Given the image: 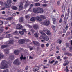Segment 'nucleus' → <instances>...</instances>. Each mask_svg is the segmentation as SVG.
I'll use <instances>...</instances> for the list:
<instances>
[{"label": "nucleus", "mask_w": 72, "mask_h": 72, "mask_svg": "<svg viewBox=\"0 0 72 72\" xmlns=\"http://www.w3.org/2000/svg\"><path fill=\"white\" fill-rule=\"evenodd\" d=\"M33 12L36 14L39 13H43L44 12V10L41 8H35L33 9Z\"/></svg>", "instance_id": "obj_1"}, {"label": "nucleus", "mask_w": 72, "mask_h": 72, "mask_svg": "<svg viewBox=\"0 0 72 72\" xmlns=\"http://www.w3.org/2000/svg\"><path fill=\"white\" fill-rule=\"evenodd\" d=\"M6 63H7V62L6 61L4 60L2 61L1 64V66H0L1 69H5V68H8L9 66L6 64Z\"/></svg>", "instance_id": "obj_2"}, {"label": "nucleus", "mask_w": 72, "mask_h": 72, "mask_svg": "<svg viewBox=\"0 0 72 72\" xmlns=\"http://www.w3.org/2000/svg\"><path fill=\"white\" fill-rule=\"evenodd\" d=\"M39 32L40 33L43 35V36H41L42 39H43L45 41H48L49 40V38L46 35L45 33H44V32H42L41 30Z\"/></svg>", "instance_id": "obj_3"}, {"label": "nucleus", "mask_w": 72, "mask_h": 72, "mask_svg": "<svg viewBox=\"0 0 72 72\" xmlns=\"http://www.w3.org/2000/svg\"><path fill=\"white\" fill-rule=\"evenodd\" d=\"M0 4L1 6H4V5L5 8H9V6H10V5L9 6V5H8V4H6V2L3 3V2L0 1Z\"/></svg>", "instance_id": "obj_4"}, {"label": "nucleus", "mask_w": 72, "mask_h": 72, "mask_svg": "<svg viewBox=\"0 0 72 72\" xmlns=\"http://www.w3.org/2000/svg\"><path fill=\"white\" fill-rule=\"evenodd\" d=\"M43 23L45 26H49L50 24V21L49 20H45L43 22Z\"/></svg>", "instance_id": "obj_5"}, {"label": "nucleus", "mask_w": 72, "mask_h": 72, "mask_svg": "<svg viewBox=\"0 0 72 72\" xmlns=\"http://www.w3.org/2000/svg\"><path fill=\"white\" fill-rule=\"evenodd\" d=\"M40 68L38 66H35L34 68V72H40L39 71H38L39 70Z\"/></svg>", "instance_id": "obj_6"}, {"label": "nucleus", "mask_w": 72, "mask_h": 72, "mask_svg": "<svg viewBox=\"0 0 72 72\" xmlns=\"http://www.w3.org/2000/svg\"><path fill=\"white\" fill-rule=\"evenodd\" d=\"M20 63L19 61L18 58L15 60L14 62V64H15L16 65H19Z\"/></svg>", "instance_id": "obj_7"}, {"label": "nucleus", "mask_w": 72, "mask_h": 72, "mask_svg": "<svg viewBox=\"0 0 72 72\" xmlns=\"http://www.w3.org/2000/svg\"><path fill=\"white\" fill-rule=\"evenodd\" d=\"M22 28H23V27L21 24H18L17 25L16 29L17 30H21L22 29Z\"/></svg>", "instance_id": "obj_8"}, {"label": "nucleus", "mask_w": 72, "mask_h": 72, "mask_svg": "<svg viewBox=\"0 0 72 72\" xmlns=\"http://www.w3.org/2000/svg\"><path fill=\"white\" fill-rule=\"evenodd\" d=\"M43 31L45 32H46L47 35L48 36H49V35H50V34H51L50 33V31L48 30L44 29V30Z\"/></svg>", "instance_id": "obj_9"}, {"label": "nucleus", "mask_w": 72, "mask_h": 72, "mask_svg": "<svg viewBox=\"0 0 72 72\" xmlns=\"http://www.w3.org/2000/svg\"><path fill=\"white\" fill-rule=\"evenodd\" d=\"M35 18L36 20V21H39V22H41V21H42V19H41V17H40H40L37 16Z\"/></svg>", "instance_id": "obj_10"}, {"label": "nucleus", "mask_w": 72, "mask_h": 72, "mask_svg": "<svg viewBox=\"0 0 72 72\" xmlns=\"http://www.w3.org/2000/svg\"><path fill=\"white\" fill-rule=\"evenodd\" d=\"M24 39H22L19 40L18 41V43L19 44H24Z\"/></svg>", "instance_id": "obj_11"}, {"label": "nucleus", "mask_w": 72, "mask_h": 72, "mask_svg": "<svg viewBox=\"0 0 72 72\" xmlns=\"http://www.w3.org/2000/svg\"><path fill=\"white\" fill-rule=\"evenodd\" d=\"M6 1L7 4H8V5H9V6L10 5V6H9V7H10V6H11V4H12V1L11 0H7Z\"/></svg>", "instance_id": "obj_12"}, {"label": "nucleus", "mask_w": 72, "mask_h": 72, "mask_svg": "<svg viewBox=\"0 0 72 72\" xmlns=\"http://www.w3.org/2000/svg\"><path fill=\"white\" fill-rule=\"evenodd\" d=\"M22 5H23V3H21L19 8V10H22V9H23V7L22 6Z\"/></svg>", "instance_id": "obj_13"}, {"label": "nucleus", "mask_w": 72, "mask_h": 72, "mask_svg": "<svg viewBox=\"0 0 72 72\" xmlns=\"http://www.w3.org/2000/svg\"><path fill=\"white\" fill-rule=\"evenodd\" d=\"M33 43L35 45L37 46H40V43L38 42H36V41H33Z\"/></svg>", "instance_id": "obj_14"}, {"label": "nucleus", "mask_w": 72, "mask_h": 72, "mask_svg": "<svg viewBox=\"0 0 72 72\" xmlns=\"http://www.w3.org/2000/svg\"><path fill=\"white\" fill-rule=\"evenodd\" d=\"M9 58L10 59V60H13L14 59V56L12 55V54H10V55Z\"/></svg>", "instance_id": "obj_15"}, {"label": "nucleus", "mask_w": 72, "mask_h": 72, "mask_svg": "<svg viewBox=\"0 0 72 72\" xmlns=\"http://www.w3.org/2000/svg\"><path fill=\"white\" fill-rule=\"evenodd\" d=\"M9 50L8 49H6L4 50V51L5 53V54H8L9 53Z\"/></svg>", "instance_id": "obj_16"}, {"label": "nucleus", "mask_w": 72, "mask_h": 72, "mask_svg": "<svg viewBox=\"0 0 72 72\" xmlns=\"http://www.w3.org/2000/svg\"><path fill=\"white\" fill-rule=\"evenodd\" d=\"M19 53V50H16L14 52V54L15 55H18Z\"/></svg>", "instance_id": "obj_17"}, {"label": "nucleus", "mask_w": 72, "mask_h": 72, "mask_svg": "<svg viewBox=\"0 0 72 72\" xmlns=\"http://www.w3.org/2000/svg\"><path fill=\"white\" fill-rule=\"evenodd\" d=\"M8 46V45H2L1 46V49H4L5 48H7Z\"/></svg>", "instance_id": "obj_18"}, {"label": "nucleus", "mask_w": 72, "mask_h": 72, "mask_svg": "<svg viewBox=\"0 0 72 72\" xmlns=\"http://www.w3.org/2000/svg\"><path fill=\"white\" fill-rule=\"evenodd\" d=\"M33 28L35 30H37L39 29V26L37 25H35L33 26Z\"/></svg>", "instance_id": "obj_19"}, {"label": "nucleus", "mask_w": 72, "mask_h": 72, "mask_svg": "<svg viewBox=\"0 0 72 72\" xmlns=\"http://www.w3.org/2000/svg\"><path fill=\"white\" fill-rule=\"evenodd\" d=\"M30 21L32 22H35L36 21L35 17H32L30 19Z\"/></svg>", "instance_id": "obj_20"}, {"label": "nucleus", "mask_w": 72, "mask_h": 72, "mask_svg": "<svg viewBox=\"0 0 72 72\" xmlns=\"http://www.w3.org/2000/svg\"><path fill=\"white\" fill-rule=\"evenodd\" d=\"M19 21L20 23H22V22H23V18L22 17H20L19 19Z\"/></svg>", "instance_id": "obj_21"}, {"label": "nucleus", "mask_w": 72, "mask_h": 72, "mask_svg": "<svg viewBox=\"0 0 72 72\" xmlns=\"http://www.w3.org/2000/svg\"><path fill=\"white\" fill-rule=\"evenodd\" d=\"M13 35L11 34H7L6 35V38H9V37H12Z\"/></svg>", "instance_id": "obj_22"}, {"label": "nucleus", "mask_w": 72, "mask_h": 72, "mask_svg": "<svg viewBox=\"0 0 72 72\" xmlns=\"http://www.w3.org/2000/svg\"><path fill=\"white\" fill-rule=\"evenodd\" d=\"M40 19H46V17L43 15H40Z\"/></svg>", "instance_id": "obj_23"}, {"label": "nucleus", "mask_w": 72, "mask_h": 72, "mask_svg": "<svg viewBox=\"0 0 72 72\" xmlns=\"http://www.w3.org/2000/svg\"><path fill=\"white\" fill-rule=\"evenodd\" d=\"M11 8L13 10H17L18 8L15 6H12L11 7Z\"/></svg>", "instance_id": "obj_24"}, {"label": "nucleus", "mask_w": 72, "mask_h": 72, "mask_svg": "<svg viewBox=\"0 0 72 72\" xmlns=\"http://www.w3.org/2000/svg\"><path fill=\"white\" fill-rule=\"evenodd\" d=\"M34 5L36 6H40V4L39 3H35Z\"/></svg>", "instance_id": "obj_25"}, {"label": "nucleus", "mask_w": 72, "mask_h": 72, "mask_svg": "<svg viewBox=\"0 0 72 72\" xmlns=\"http://www.w3.org/2000/svg\"><path fill=\"white\" fill-rule=\"evenodd\" d=\"M14 42V40H11L9 41L8 44H13Z\"/></svg>", "instance_id": "obj_26"}, {"label": "nucleus", "mask_w": 72, "mask_h": 72, "mask_svg": "<svg viewBox=\"0 0 72 72\" xmlns=\"http://www.w3.org/2000/svg\"><path fill=\"white\" fill-rule=\"evenodd\" d=\"M13 34L15 35H18V32L17 31H16L13 33Z\"/></svg>", "instance_id": "obj_27"}, {"label": "nucleus", "mask_w": 72, "mask_h": 72, "mask_svg": "<svg viewBox=\"0 0 72 72\" xmlns=\"http://www.w3.org/2000/svg\"><path fill=\"white\" fill-rule=\"evenodd\" d=\"M65 54L67 55L68 56H71V53H70L67 52L65 53Z\"/></svg>", "instance_id": "obj_28"}, {"label": "nucleus", "mask_w": 72, "mask_h": 72, "mask_svg": "<svg viewBox=\"0 0 72 72\" xmlns=\"http://www.w3.org/2000/svg\"><path fill=\"white\" fill-rule=\"evenodd\" d=\"M39 35V34H37V33H36L34 34V36H35V37H38V35Z\"/></svg>", "instance_id": "obj_29"}, {"label": "nucleus", "mask_w": 72, "mask_h": 72, "mask_svg": "<svg viewBox=\"0 0 72 72\" xmlns=\"http://www.w3.org/2000/svg\"><path fill=\"white\" fill-rule=\"evenodd\" d=\"M20 58L21 60H22V59H26V57H23V55H22Z\"/></svg>", "instance_id": "obj_30"}, {"label": "nucleus", "mask_w": 72, "mask_h": 72, "mask_svg": "<svg viewBox=\"0 0 72 72\" xmlns=\"http://www.w3.org/2000/svg\"><path fill=\"white\" fill-rule=\"evenodd\" d=\"M1 29H0V33H2V32H3V30H2L1 29H2V28H4V27H1Z\"/></svg>", "instance_id": "obj_31"}, {"label": "nucleus", "mask_w": 72, "mask_h": 72, "mask_svg": "<svg viewBox=\"0 0 72 72\" xmlns=\"http://www.w3.org/2000/svg\"><path fill=\"white\" fill-rule=\"evenodd\" d=\"M19 33L20 35H23L24 34V33L22 31H20L19 32Z\"/></svg>", "instance_id": "obj_32"}, {"label": "nucleus", "mask_w": 72, "mask_h": 72, "mask_svg": "<svg viewBox=\"0 0 72 72\" xmlns=\"http://www.w3.org/2000/svg\"><path fill=\"white\" fill-rule=\"evenodd\" d=\"M69 27V26H68V24H67L66 25V26L65 27V29L67 30V29H68V28Z\"/></svg>", "instance_id": "obj_33"}, {"label": "nucleus", "mask_w": 72, "mask_h": 72, "mask_svg": "<svg viewBox=\"0 0 72 72\" xmlns=\"http://www.w3.org/2000/svg\"><path fill=\"white\" fill-rule=\"evenodd\" d=\"M13 19V17H9L7 19V20L8 21H10V20H11V19Z\"/></svg>", "instance_id": "obj_34"}, {"label": "nucleus", "mask_w": 72, "mask_h": 72, "mask_svg": "<svg viewBox=\"0 0 72 72\" xmlns=\"http://www.w3.org/2000/svg\"><path fill=\"white\" fill-rule=\"evenodd\" d=\"M62 18H61L60 19V20L59 21V22L60 23H62Z\"/></svg>", "instance_id": "obj_35"}, {"label": "nucleus", "mask_w": 72, "mask_h": 72, "mask_svg": "<svg viewBox=\"0 0 72 72\" xmlns=\"http://www.w3.org/2000/svg\"><path fill=\"white\" fill-rule=\"evenodd\" d=\"M42 6L43 7H46V6H48V5L46 4H43L42 5Z\"/></svg>", "instance_id": "obj_36"}, {"label": "nucleus", "mask_w": 72, "mask_h": 72, "mask_svg": "<svg viewBox=\"0 0 72 72\" xmlns=\"http://www.w3.org/2000/svg\"><path fill=\"white\" fill-rule=\"evenodd\" d=\"M4 57V55H3L1 54H0V59H1V58H3Z\"/></svg>", "instance_id": "obj_37"}, {"label": "nucleus", "mask_w": 72, "mask_h": 72, "mask_svg": "<svg viewBox=\"0 0 72 72\" xmlns=\"http://www.w3.org/2000/svg\"><path fill=\"white\" fill-rule=\"evenodd\" d=\"M25 17L26 18H29L30 17V16L29 15H26L25 16Z\"/></svg>", "instance_id": "obj_38"}, {"label": "nucleus", "mask_w": 72, "mask_h": 72, "mask_svg": "<svg viewBox=\"0 0 72 72\" xmlns=\"http://www.w3.org/2000/svg\"><path fill=\"white\" fill-rule=\"evenodd\" d=\"M60 4V1H58L57 2V5H59Z\"/></svg>", "instance_id": "obj_39"}, {"label": "nucleus", "mask_w": 72, "mask_h": 72, "mask_svg": "<svg viewBox=\"0 0 72 72\" xmlns=\"http://www.w3.org/2000/svg\"><path fill=\"white\" fill-rule=\"evenodd\" d=\"M66 47H69V43H67L66 44Z\"/></svg>", "instance_id": "obj_40"}, {"label": "nucleus", "mask_w": 72, "mask_h": 72, "mask_svg": "<svg viewBox=\"0 0 72 72\" xmlns=\"http://www.w3.org/2000/svg\"><path fill=\"white\" fill-rule=\"evenodd\" d=\"M3 72H9V70H8V69H7L6 70H4L3 71Z\"/></svg>", "instance_id": "obj_41"}, {"label": "nucleus", "mask_w": 72, "mask_h": 72, "mask_svg": "<svg viewBox=\"0 0 72 72\" xmlns=\"http://www.w3.org/2000/svg\"><path fill=\"white\" fill-rule=\"evenodd\" d=\"M68 63H64L63 64L64 66H67V65H68Z\"/></svg>", "instance_id": "obj_42"}, {"label": "nucleus", "mask_w": 72, "mask_h": 72, "mask_svg": "<svg viewBox=\"0 0 72 72\" xmlns=\"http://www.w3.org/2000/svg\"><path fill=\"white\" fill-rule=\"evenodd\" d=\"M52 19L54 22H55V21H56V19L55 18H53Z\"/></svg>", "instance_id": "obj_43"}, {"label": "nucleus", "mask_w": 72, "mask_h": 72, "mask_svg": "<svg viewBox=\"0 0 72 72\" xmlns=\"http://www.w3.org/2000/svg\"><path fill=\"white\" fill-rule=\"evenodd\" d=\"M67 58H68V57H67L65 56L64 57L63 59H64L66 60V59H67Z\"/></svg>", "instance_id": "obj_44"}, {"label": "nucleus", "mask_w": 72, "mask_h": 72, "mask_svg": "<svg viewBox=\"0 0 72 72\" xmlns=\"http://www.w3.org/2000/svg\"><path fill=\"white\" fill-rule=\"evenodd\" d=\"M22 31L23 32V33L24 32H26V29H23L22 30Z\"/></svg>", "instance_id": "obj_45"}, {"label": "nucleus", "mask_w": 72, "mask_h": 72, "mask_svg": "<svg viewBox=\"0 0 72 72\" xmlns=\"http://www.w3.org/2000/svg\"><path fill=\"white\" fill-rule=\"evenodd\" d=\"M5 9V7H3V8H1V10H4Z\"/></svg>", "instance_id": "obj_46"}, {"label": "nucleus", "mask_w": 72, "mask_h": 72, "mask_svg": "<svg viewBox=\"0 0 72 72\" xmlns=\"http://www.w3.org/2000/svg\"><path fill=\"white\" fill-rule=\"evenodd\" d=\"M3 24V21H0V25H2Z\"/></svg>", "instance_id": "obj_47"}, {"label": "nucleus", "mask_w": 72, "mask_h": 72, "mask_svg": "<svg viewBox=\"0 0 72 72\" xmlns=\"http://www.w3.org/2000/svg\"><path fill=\"white\" fill-rule=\"evenodd\" d=\"M7 14H8V15L10 14V12L9 11H7Z\"/></svg>", "instance_id": "obj_48"}, {"label": "nucleus", "mask_w": 72, "mask_h": 72, "mask_svg": "<svg viewBox=\"0 0 72 72\" xmlns=\"http://www.w3.org/2000/svg\"><path fill=\"white\" fill-rule=\"evenodd\" d=\"M24 42H25V41H29V40L28 39H24Z\"/></svg>", "instance_id": "obj_49"}, {"label": "nucleus", "mask_w": 72, "mask_h": 72, "mask_svg": "<svg viewBox=\"0 0 72 72\" xmlns=\"http://www.w3.org/2000/svg\"><path fill=\"white\" fill-rule=\"evenodd\" d=\"M69 34H70V33L69 32H68L67 33H66V36H68V35H69Z\"/></svg>", "instance_id": "obj_50"}, {"label": "nucleus", "mask_w": 72, "mask_h": 72, "mask_svg": "<svg viewBox=\"0 0 72 72\" xmlns=\"http://www.w3.org/2000/svg\"><path fill=\"white\" fill-rule=\"evenodd\" d=\"M62 50L63 51H66V48H62Z\"/></svg>", "instance_id": "obj_51"}, {"label": "nucleus", "mask_w": 72, "mask_h": 72, "mask_svg": "<svg viewBox=\"0 0 72 72\" xmlns=\"http://www.w3.org/2000/svg\"><path fill=\"white\" fill-rule=\"evenodd\" d=\"M69 49L70 50H72V45H71L70 46Z\"/></svg>", "instance_id": "obj_52"}, {"label": "nucleus", "mask_w": 72, "mask_h": 72, "mask_svg": "<svg viewBox=\"0 0 72 72\" xmlns=\"http://www.w3.org/2000/svg\"><path fill=\"white\" fill-rule=\"evenodd\" d=\"M62 41L61 40H59L58 41V43L60 44L62 43Z\"/></svg>", "instance_id": "obj_53"}, {"label": "nucleus", "mask_w": 72, "mask_h": 72, "mask_svg": "<svg viewBox=\"0 0 72 72\" xmlns=\"http://www.w3.org/2000/svg\"><path fill=\"white\" fill-rule=\"evenodd\" d=\"M52 27L53 30H55V26H52Z\"/></svg>", "instance_id": "obj_54"}, {"label": "nucleus", "mask_w": 72, "mask_h": 72, "mask_svg": "<svg viewBox=\"0 0 72 72\" xmlns=\"http://www.w3.org/2000/svg\"><path fill=\"white\" fill-rule=\"evenodd\" d=\"M60 56H58L57 57V59H60Z\"/></svg>", "instance_id": "obj_55"}, {"label": "nucleus", "mask_w": 72, "mask_h": 72, "mask_svg": "<svg viewBox=\"0 0 72 72\" xmlns=\"http://www.w3.org/2000/svg\"><path fill=\"white\" fill-rule=\"evenodd\" d=\"M2 14H5V12L4 11H3L2 12Z\"/></svg>", "instance_id": "obj_56"}, {"label": "nucleus", "mask_w": 72, "mask_h": 72, "mask_svg": "<svg viewBox=\"0 0 72 72\" xmlns=\"http://www.w3.org/2000/svg\"><path fill=\"white\" fill-rule=\"evenodd\" d=\"M43 68L44 69H45V68H48V67H46V66H43Z\"/></svg>", "instance_id": "obj_57"}, {"label": "nucleus", "mask_w": 72, "mask_h": 72, "mask_svg": "<svg viewBox=\"0 0 72 72\" xmlns=\"http://www.w3.org/2000/svg\"><path fill=\"white\" fill-rule=\"evenodd\" d=\"M33 4H31L30 5V8H32V7H33Z\"/></svg>", "instance_id": "obj_58"}, {"label": "nucleus", "mask_w": 72, "mask_h": 72, "mask_svg": "<svg viewBox=\"0 0 72 72\" xmlns=\"http://www.w3.org/2000/svg\"><path fill=\"white\" fill-rule=\"evenodd\" d=\"M49 43H47L46 44V45L47 47H48L49 46Z\"/></svg>", "instance_id": "obj_59"}, {"label": "nucleus", "mask_w": 72, "mask_h": 72, "mask_svg": "<svg viewBox=\"0 0 72 72\" xmlns=\"http://www.w3.org/2000/svg\"><path fill=\"white\" fill-rule=\"evenodd\" d=\"M28 66H26L25 68V70H27L28 69Z\"/></svg>", "instance_id": "obj_60"}, {"label": "nucleus", "mask_w": 72, "mask_h": 72, "mask_svg": "<svg viewBox=\"0 0 72 72\" xmlns=\"http://www.w3.org/2000/svg\"><path fill=\"white\" fill-rule=\"evenodd\" d=\"M43 3H44L45 4L46 3H47V1H43Z\"/></svg>", "instance_id": "obj_61"}, {"label": "nucleus", "mask_w": 72, "mask_h": 72, "mask_svg": "<svg viewBox=\"0 0 72 72\" xmlns=\"http://www.w3.org/2000/svg\"><path fill=\"white\" fill-rule=\"evenodd\" d=\"M31 31H32V32H33V33L35 32V31L33 29H31Z\"/></svg>", "instance_id": "obj_62"}, {"label": "nucleus", "mask_w": 72, "mask_h": 72, "mask_svg": "<svg viewBox=\"0 0 72 72\" xmlns=\"http://www.w3.org/2000/svg\"><path fill=\"white\" fill-rule=\"evenodd\" d=\"M41 47L42 48H44V44H42L41 45Z\"/></svg>", "instance_id": "obj_63"}, {"label": "nucleus", "mask_w": 72, "mask_h": 72, "mask_svg": "<svg viewBox=\"0 0 72 72\" xmlns=\"http://www.w3.org/2000/svg\"><path fill=\"white\" fill-rule=\"evenodd\" d=\"M5 30H8V29H9V28L7 27H5Z\"/></svg>", "instance_id": "obj_64"}]
</instances>
